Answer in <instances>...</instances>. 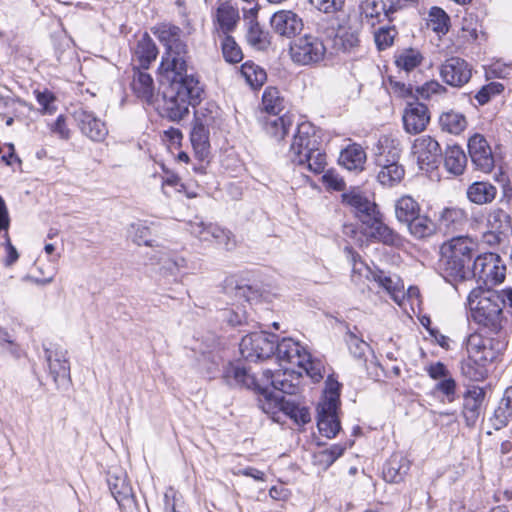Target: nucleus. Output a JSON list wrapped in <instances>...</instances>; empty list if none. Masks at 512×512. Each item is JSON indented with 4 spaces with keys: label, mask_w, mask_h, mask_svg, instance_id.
Returning a JSON list of instances; mask_svg holds the SVG:
<instances>
[{
    "label": "nucleus",
    "mask_w": 512,
    "mask_h": 512,
    "mask_svg": "<svg viewBox=\"0 0 512 512\" xmlns=\"http://www.w3.org/2000/svg\"><path fill=\"white\" fill-rule=\"evenodd\" d=\"M265 132L272 138L280 141L288 133L292 121L287 115H267L261 119Z\"/></svg>",
    "instance_id": "28"
},
{
    "label": "nucleus",
    "mask_w": 512,
    "mask_h": 512,
    "mask_svg": "<svg viewBox=\"0 0 512 512\" xmlns=\"http://www.w3.org/2000/svg\"><path fill=\"white\" fill-rule=\"evenodd\" d=\"M189 107L169 88L163 93L162 104L159 105V113L163 118L173 122H180L189 115Z\"/></svg>",
    "instance_id": "21"
},
{
    "label": "nucleus",
    "mask_w": 512,
    "mask_h": 512,
    "mask_svg": "<svg viewBox=\"0 0 512 512\" xmlns=\"http://www.w3.org/2000/svg\"><path fill=\"white\" fill-rule=\"evenodd\" d=\"M475 242L467 236L453 237L440 248L443 276L447 282L470 279Z\"/></svg>",
    "instance_id": "4"
},
{
    "label": "nucleus",
    "mask_w": 512,
    "mask_h": 512,
    "mask_svg": "<svg viewBox=\"0 0 512 512\" xmlns=\"http://www.w3.org/2000/svg\"><path fill=\"white\" fill-rule=\"evenodd\" d=\"M398 34L393 25H384L374 32V41L378 50L382 51L393 45L394 39Z\"/></svg>",
    "instance_id": "46"
},
{
    "label": "nucleus",
    "mask_w": 512,
    "mask_h": 512,
    "mask_svg": "<svg viewBox=\"0 0 512 512\" xmlns=\"http://www.w3.org/2000/svg\"><path fill=\"white\" fill-rule=\"evenodd\" d=\"M440 76L446 84L452 87H462L469 82L472 69L464 59L451 57L441 65Z\"/></svg>",
    "instance_id": "14"
},
{
    "label": "nucleus",
    "mask_w": 512,
    "mask_h": 512,
    "mask_svg": "<svg viewBox=\"0 0 512 512\" xmlns=\"http://www.w3.org/2000/svg\"><path fill=\"white\" fill-rule=\"evenodd\" d=\"M326 51L323 40L311 34L299 37L289 47L292 61L299 65H312L321 62Z\"/></svg>",
    "instance_id": "8"
},
{
    "label": "nucleus",
    "mask_w": 512,
    "mask_h": 512,
    "mask_svg": "<svg viewBox=\"0 0 512 512\" xmlns=\"http://www.w3.org/2000/svg\"><path fill=\"white\" fill-rule=\"evenodd\" d=\"M318 405L327 406V409H339L340 405V383L335 381L329 383L325 390L324 399Z\"/></svg>",
    "instance_id": "59"
},
{
    "label": "nucleus",
    "mask_w": 512,
    "mask_h": 512,
    "mask_svg": "<svg viewBox=\"0 0 512 512\" xmlns=\"http://www.w3.org/2000/svg\"><path fill=\"white\" fill-rule=\"evenodd\" d=\"M241 74L254 89L261 87L267 79L265 70L251 61L242 64Z\"/></svg>",
    "instance_id": "42"
},
{
    "label": "nucleus",
    "mask_w": 512,
    "mask_h": 512,
    "mask_svg": "<svg viewBox=\"0 0 512 512\" xmlns=\"http://www.w3.org/2000/svg\"><path fill=\"white\" fill-rule=\"evenodd\" d=\"M246 39L251 46L259 50H263L269 45L268 33L261 29L257 21H251Z\"/></svg>",
    "instance_id": "48"
},
{
    "label": "nucleus",
    "mask_w": 512,
    "mask_h": 512,
    "mask_svg": "<svg viewBox=\"0 0 512 512\" xmlns=\"http://www.w3.org/2000/svg\"><path fill=\"white\" fill-rule=\"evenodd\" d=\"M439 124L443 131L458 135L467 127V120L463 114L449 111L441 114Z\"/></svg>",
    "instance_id": "40"
},
{
    "label": "nucleus",
    "mask_w": 512,
    "mask_h": 512,
    "mask_svg": "<svg viewBox=\"0 0 512 512\" xmlns=\"http://www.w3.org/2000/svg\"><path fill=\"white\" fill-rule=\"evenodd\" d=\"M371 275L373 280L383 287L397 304L401 305L404 299V285L400 278L388 276L381 270L371 272Z\"/></svg>",
    "instance_id": "30"
},
{
    "label": "nucleus",
    "mask_w": 512,
    "mask_h": 512,
    "mask_svg": "<svg viewBox=\"0 0 512 512\" xmlns=\"http://www.w3.org/2000/svg\"><path fill=\"white\" fill-rule=\"evenodd\" d=\"M422 55L415 49H405L396 57V65L409 72L416 68L422 62Z\"/></svg>",
    "instance_id": "47"
},
{
    "label": "nucleus",
    "mask_w": 512,
    "mask_h": 512,
    "mask_svg": "<svg viewBox=\"0 0 512 512\" xmlns=\"http://www.w3.org/2000/svg\"><path fill=\"white\" fill-rule=\"evenodd\" d=\"M277 335L254 332L244 336L239 344L241 356L250 362L268 359L275 354Z\"/></svg>",
    "instance_id": "6"
},
{
    "label": "nucleus",
    "mask_w": 512,
    "mask_h": 512,
    "mask_svg": "<svg viewBox=\"0 0 512 512\" xmlns=\"http://www.w3.org/2000/svg\"><path fill=\"white\" fill-rule=\"evenodd\" d=\"M429 22L434 31L445 34L449 30L450 17L442 8L434 6L429 11Z\"/></svg>",
    "instance_id": "50"
},
{
    "label": "nucleus",
    "mask_w": 512,
    "mask_h": 512,
    "mask_svg": "<svg viewBox=\"0 0 512 512\" xmlns=\"http://www.w3.org/2000/svg\"><path fill=\"white\" fill-rule=\"evenodd\" d=\"M405 170L402 165H390L381 167L378 174V182L385 187H392L398 184L404 177Z\"/></svg>",
    "instance_id": "45"
},
{
    "label": "nucleus",
    "mask_w": 512,
    "mask_h": 512,
    "mask_svg": "<svg viewBox=\"0 0 512 512\" xmlns=\"http://www.w3.org/2000/svg\"><path fill=\"white\" fill-rule=\"evenodd\" d=\"M218 116V107L215 104H208L207 107H201L194 111V123L202 124L210 128Z\"/></svg>",
    "instance_id": "53"
},
{
    "label": "nucleus",
    "mask_w": 512,
    "mask_h": 512,
    "mask_svg": "<svg viewBox=\"0 0 512 512\" xmlns=\"http://www.w3.org/2000/svg\"><path fill=\"white\" fill-rule=\"evenodd\" d=\"M360 39L357 30L351 28L344 30L342 33L336 35L334 44L338 50L343 52H350L359 45Z\"/></svg>",
    "instance_id": "49"
},
{
    "label": "nucleus",
    "mask_w": 512,
    "mask_h": 512,
    "mask_svg": "<svg viewBox=\"0 0 512 512\" xmlns=\"http://www.w3.org/2000/svg\"><path fill=\"white\" fill-rule=\"evenodd\" d=\"M457 383L453 376L437 381L434 386V392L443 395L444 400L453 403L457 399Z\"/></svg>",
    "instance_id": "52"
},
{
    "label": "nucleus",
    "mask_w": 512,
    "mask_h": 512,
    "mask_svg": "<svg viewBox=\"0 0 512 512\" xmlns=\"http://www.w3.org/2000/svg\"><path fill=\"white\" fill-rule=\"evenodd\" d=\"M305 349L291 338H283L275 344V356L282 365V362H286L293 365H302L305 360Z\"/></svg>",
    "instance_id": "22"
},
{
    "label": "nucleus",
    "mask_w": 512,
    "mask_h": 512,
    "mask_svg": "<svg viewBox=\"0 0 512 512\" xmlns=\"http://www.w3.org/2000/svg\"><path fill=\"white\" fill-rule=\"evenodd\" d=\"M222 378L230 387H244L254 390L264 397L260 400L262 410L267 414L283 412L298 425H305L311 421L309 408L300 405L295 399H286L262 387L255 376L252 375L240 362L228 363L223 370Z\"/></svg>",
    "instance_id": "2"
},
{
    "label": "nucleus",
    "mask_w": 512,
    "mask_h": 512,
    "mask_svg": "<svg viewBox=\"0 0 512 512\" xmlns=\"http://www.w3.org/2000/svg\"><path fill=\"white\" fill-rule=\"evenodd\" d=\"M317 427L321 435L334 438L341 429L338 409H327V406H317Z\"/></svg>",
    "instance_id": "23"
},
{
    "label": "nucleus",
    "mask_w": 512,
    "mask_h": 512,
    "mask_svg": "<svg viewBox=\"0 0 512 512\" xmlns=\"http://www.w3.org/2000/svg\"><path fill=\"white\" fill-rule=\"evenodd\" d=\"M402 119L407 133L418 134L426 129L430 122V113L425 104L416 100L407 103Z\"/></svg>",
    "instance_id": "17"
},
{
    "label": "nucleus",
    "mask_w": 512,
    "mask_h": 512,
    "mask_svg": "<svg viewBox=\"0 0 512 512\" xmlns=\"http://www.w3.org/2000/svg\"><path fill=\"white\" fill-rule=\"evenodd\" d=\"M10 225V218L7 206L4 199L0 196V231H5V248L6 257L4 259V265L9 267L12 266L19 258L17 249L12 245L8 235V228Z\"/></svg>",
    "instance_id": "33"
},
{
    "label": "nucleus",
    "mask_w": 512,
    "mask_h": 512,
    "mask_svg": "<svg viewBox=\"0 0 512 512\" xmlns=\"http://www.w3.org/2000/svg\"><path fill=\"white\" fill-rule=\"evenodd\" d=\"M371 237L375 240L389 246H398L402 242L401 236L382 221V217L377 218L371 225Z\"/></svg>",
    "instance_id": "35"
},
{
    "label": "nucleus",
    "mask_w": 512,
    "mask_h": 512,
    "mask_svg": "<svg viewBox=\"0 0 512 512\" xmlns=\"http://www.w3.org/2000/svg\"><path fill=\"white\" fill-rule=\"evenodd\" d=\"M211 229V240L214 239L226 250H232L236 246V240L231 231L221 228L216 224Z\"/></svg>",
    "instance_id": "56"
},
{
    "label": "nucleus",
    "mask_w": 512,
    "mask_h": 512,
    "mask_svg": "<svg viewBox=\"0 0 512 512\" xmlns=\"http://www.w3.org/2000/svg\"><path fill=\"white\" fill-rule=\"evenodd\" d=\"M233 284H234L233 279L226 280L225 289L227 290V293L233 292L234 296L237 299H239V300L243 299L246 302H249L250 300L253 299V296L256 293V291H254L251 286L239 285V284H236L235 286H233Z\"/></svg>",
    "instance_id": "61"
},
{
    "label": "nucleus",
    "mask_w": 512,
    "mask_h": 512,
    "mask_svg": "<svg viewBox=\"0 0 512 512\" xmlns=\"http://www.w3.org/2000/svg\"><path fill=\"white\" fill-rule=\"evenodd\" d=\"M467 146L474 168L484 173H490L494 168L495 160L485 137L476 133L469 138Z\"/></svg>",
    "instance_id": "13"
},
{
    "label": "nucleus",
    "mask_w": 512,
    "mask_h": 512,
    "mask_svg": "<svg viewBox=\"0 0 512 512\" xmlns=\"http://www.w3.org/2000/svg\"><path fill=\"white\" fill-rule=\"evenodd\" d=\"M216 17L222 32L226 35L234 30L239 13L229 2H223L217 8Z\"/></svg>",
    "instance_id": "38"
},
{
    "label": "nucleus",
    "mask_w": 512,
    "mask_h": 512,
    "mask_svg": "<svg viewBox=\"0 0 512 512\" xmlns=\"http://www.w3.org/2000/svg\"><path fill=\"white\" fill-rule=\"evenodd\" d=\"M305 360H303L302 365H297L303 372L307 374L314 382H318L323 378L322 375V363L320 361L312 360L311 355L306 352L305 353Z\"/></svg>",
    "instance_id": "57"
},
{
    "label": "nucleus",
    "mask_w": 512,
    "mask_h": 512,
    "mask_svg": "<svg viewBox=\"0 0 512 512\" xmlns=\"http://www.w3.org/2000/svg\"><path fill=\"white\" fill-rule=\"evenodd\" d=\"M485 395L484 389L479 386H472L464 393L462 413L467 426L473 427L478 421Z\"/></svg>",
    "instance_id": "20"
},
{
    "label": "nucleus",
    "mask_w": 512,
    "mask_h": 512,
    "mask_svg": "<svg viewBox=\"0 0 512 512\" xmlns=\"http://www.w3.org/2000/svg\"><path fill=\"white\" fill-rule=\"evenodd\" d=\"M222 318L231 326L242 325L247 320L245 309L236 306L226 308L222 311Z\"/></svg>",
    "instance_id": "62"
},
{
    "label": "nucleus",
    "mask_w": 512,
    "mask_h": 512,
    "mask_svg": "<svg viewBox=\"0 0 512 512\" xmlns=\"http://www.w3.org/2000/svg\"><path fill=\"white\" fill-rule=\"evenodd\" d=\"M345 341L351 355L366 364V353L372 351L370 345L350 330L346 333Z\"/></svg>",
    "instance_id": "44"
},
{
    "label": "nucleus",
    "mask_w": 512,
    "mask_h": 512,
    "mask_svg": "<svg viewBox=\"0 0 512 512\" xmlns=\"http://www.w3.org/2000/svg\"><path fill=\"white\" fill-rule=\"evenodd\" d=\"M222 53L224 59L229 63H238L243 59L241 48L234 38L228 34L225 35L222 41Z\"/></svg>",
    "instance_id": "51"
},
{
    "label": "nucleus",
    "mask_w": 512,
    "mask_h": 512,
    "mask_svg": "<svg viewBox=\"0 0 512 512\" xmlns=\"http://www.w3.org/2000/svg\"><path fill=\"white\" fill-rule=\"evenodd\" d=\"M107 484L120 510L122 512H133L136 507V501L126 477L109 474Z\"/></svg>",
    "instance_id": "18"
},
{
    "label": "nucleus",
    "mask_w": 512,
    "mask_h": 512,
    "mask_svg": "<svg viewBox=\"0 0 512 512\" xmlns=\"http://www.w3.org/2000/svg\"><path fill=\"white\" fill-rule=\"evenodd\" d=\"M410 461L399 454L392 455L383 467V478L389 483H399L407 475Z\"/></svg>",
    "instance_id": "25"
},
{
    "label": "nucleus",
    "mask_w": 512,
    "mask_h": 512,
    "mask_svg": "<svg viewBox=\"0 0 512 512\" xmlns=\"http://www.w3.org/2000/svg\"><path fill=\"white\" fill-rule=\"evenodd\" d=\"M461 374L471 381H483L488 375L487 367L471 353L460 363Z\"/></svg>",
    "instance_id": "37"
},
{
    "label": "nucleus",
    "mask_w": 512,
    "mask_h": 512,
    "mask_svg": "<svg viewBox=\"0 0 512 512\" xmlns=\"http://www.w3.org/2000/svg\"><path fill=\"white\" fill-rule=\"evenodd\" d=\"M413 153L417 156V161L423 167H437L443 158V152L439 143L431 136H422L417 138L413 144Z\"/></svg>",
    "instance_id": "16"
},
{
    "label": "nucleus",
    "mask_w": 512,
    "mask_h": 512,
    "mask_svg": "<svg viewBox=\"0 0 512 512\" xmlns=\"http://www.w3.org/2000/svg\"><path fill=\"white\" fill-rule=\"evenodd\" d=\"M512 417V386L508 387L497 409L494 411L493 417L490 419L495 430H500L507 426Z\"/></svg>",
    "instance_id": "32"
},
{
    "label": "nucleus",
    "mask_w": 512,
    "mask_h": 512,
    "mask_svg": "<svg viewBox=\"0 0 512 512\" xmlns=\"http://www.w3.org/2000/svg\"><path fill=\"white\" fill-rule=\"evenodd\" d=\"M342 203L353 209L355 216L367 227L377 218L382 217L375 202L356 191H349L342 194Z\"/></svg>",
    "instance_id": "12"
},
{
    "label": "nucleus",
    "mask_w": 512,
    "mask_h": 512,
    "mask_svg": "<svg viewBox=\"0 0 512 512\" xmlns=\"http://www.w3.org/2000/svg\"><path fill=\"white\" fill-rule=\"evenodd\" d=\"M215 224L205 223L202 219L196 217L189 223V231L192 235L201 241H211V231Z\"/></svg>",
    "instance_id": "58"
},
{
    "label": "nucleus",
    "mask_w": 512,
    "mask_h": 512,
    "mask_svg": "<svg viewBox=\"0 0 512 512\" xmlns=\"http://www.w3.org/2000/svg\"><path fill=\"white\" fill-rule=\"evenodd\" d=\"M415 91L417 94L416 100L418 99V96H420L423 99H429L433 94H441L446 92V88L442 86L439 82L432 80L426 82L422 86L416 87Z\"/></svg>",
    "instance_id": "64"
},
{
    "label": "nucleus",
    "mask_w": 512,
    "mask_h": 512,
    "mask_svg": "<svg viewBox=\"0 0 512 512\" xmlns=\"http://www.w3.org/2000/svg\"><path fill=\"white\" fill-rule=\"evenodd\" d=\"M44 355L49 374L56 386L58 388L67 386L71 381L67 350L58 345L44 346Z\"/></svg>",
    "instance_id": "9"
},
{
    "label": "nucleus",
    "mask_w": 512,
    "mask_h": 512,
    "mask_svg": "<svg viewBox=\"0 0 512 512\" xmlns=\"http://www.w3.org/2000/svg\"><path fill=\"white\" fill-rule=\"evenodd\" d=\"M321 135L310 122L297 125L289 150L292 163L307 168L314 174H320L326 166V154L321 148Z\"/></svg>",
    "instance_id": "3"
},
{
    "label": "nucleus",
    "mask_w": 512,
    "mask_h": 512,
    "mask_svg": "<svg viewBox=\"0 0 512 512\" xmlns=\"http://www.w3.org/2000/svg\"><path fill=\"white\" fill-rule=\"evenodd\" d=\"M470 279L475 278L486 286L500 284L505 279L506 267L499 255L495 253H485L478 255L470 270Z\"/></svg>",
    "instance_id": "7"
},
{
    "label": "nucleus",
    "mask_w": 512,
    "mask_h": 512,
    "mask_svg": "<svg viewBox=\"0 0 512 512\" xmlns=\"http://www.w3.org/2000/svg\"><path fill=\"white\" fill-rule=\"evenodd\" d=\"M131 88L138 98L147 103H152L154 97V83L149 73L134 67Z\"/></svg>",
    "instance_id": "27"
},
{
    "label": "nucleus",
    "mask_w": 512,
    "mask_h": 512,
    "mask_svg": "<svg viewBox=\"0 0 512 512\" xmlns=\"http://www.w3.org/2000/svg\"><path fill=\"white\" fill-rule=\"evenodd\" d=\"M157 54L158 50L155 43L147 33L144 34V36L138 41L135 49V55L140 62L141 68L148 69L151 62L156 59Z\"/></svg>",
    "instance_id": "39"
},
{
    "label": "nucleus",
    "mask_w": 512,
    "mask_h": 512,
    "mask_svg": "<svg viewBox=\"0 0 512 512\" xmlns=\"http://www.w3.org/2000/svg\"><path fill=\"white\" fill-rule=\"evenodd\" d=\"M263 110L267 115H279L284 109V99L276 87H267L262 95Z\"/></svg>",
    "instance_id": "41"
},
{
    "label": "nucleus",
    "mask_w": 512,
    "mask_h": 512,
    "mask_svg": "<svg viewBox=\"0 0 512 512\" xmlns=\"http://www.w3.org/2000/svg\"><path fill=\"white\" fill-rule=\"evenodd\" d=\"M504 91V85L500 82H490L484 85L475 95L479 105L487 104L492 97L501 94Z\"/></svg>",
    "instance_id": "55"
},
{
    "label": "nucleus",
    "mask_w": 512,
    "mask_h": 512,
    "mask_svg": "<svg viewBox=\"0 0 512 512\" xmlns=\"http://www.w3.org/2000/svg\"><path fill=\"white\" fill-rule=\"evenodd\" d=\"M418 0H381V9L384 16L393 20V15L403 9L413 7L417 4Z\"/></svg>",
    "instance_id": "54"
},
{
    "label": "nucleus",
    "mask_w": 512,
    "mask_h": 512,
    "mask_svg": "<svg viewBox=\"0 0 512 512\" xmlns=\"http://www.w3.org/2000/svg\"><path fill=\"white\" fill-rule=\"evenodd\" d=\"M129 233L132 240L137 245L152 246L150 237V229L142 223H133L130 225Z\"/></svg>",
    "instance_id": "60"
},
{
    "label": "nucleus",
    "mask_w": 512,
    "mask_h": 512,
    "mask_svg": "<svg viewBox=\"0 0 512 512\" xmlns=\"http://www.w3.org/2000/svg\"><path fill=\"white\" fill-rule=\"evenodd\" d=\"M74 119L81 132L92 141L100 142L105 139L108 129L105 123L97 118L92 112L78 109L74 112Z\"/></svg>",
    "instance_id": "19"
},
{
    "label": "nucleus",
    "mask_w": 512,
    "mask_h": 512,
    "mask_svg": "<svg viewBox=\"0 0 512 512\" xmlns=\"http://www.w3.org/2000/svg\"><path fill=\"white\" fill-rule=\"evenodd\" d=\"M309 2L318 11L326 14L341 11L345 4V0H309Z\"/></svg>",
    "instance_id": "63"
},
{
    "label": "nucleus",
    "mask_w": 512,
    "mask_h": 512,
    "mask_svg": "<svg viewBox=\"0 0 512 512\" xmlns=\"http://www.w3.org/2000/svg\"><path fill=\"white\" fill-rule=\"evenodd\" d=\"M395 217L403 225L411 222L418 213L421 212L419 203L411 196L405 195L396 200Z\"/></svg>",
    "instance_id": "34"
},
{
    "label": "nucleus",
    "mask_w": 512,
    "mask_h": 512,
    "mask_svg": "<svg viewBox=\"0 0 512 512\" xmlns=\"http://www.w3.org/2000/svg\"><path fill=\"white\" fill-rule=\"evenodd\" d=\"M440 223L448 229H458L467 221L466 212L458 207H448L440 214Z\"/></svg>",
    "instance_id": "43"
},
{
    "label": "nucleus",
    "mask_w": 512,
    "mask_h": 512,
    "mask_svg": "<svg viewBox=\"0 0 512 512\" xmlns=\"http://www.w3.org/2000/svg\"><path fill=\"white\" fill-rule=\"evenodd\" d=\"M442 160L447 171L457 176L463 174L467 165V156L458 145L447 146Z\"/></svg>",
    "instance_id": "29"
},
{
    "label": "nucleus",
    "mask_w": 512,
    "mask_h": 512,
    "mask_svg": "<svg viewBox=\"0 0 512 512\" xmlns=\"http://www.w3.org/2000/svg\"><path fill=\"white\" fill-rule=\"evenodd\" d=\"M263 377L270 382L275 391H270L274 394L284 396V394L295 396L299 391L302 372L295 371L289 368H283L273 372L268 369L263 372Z\"/></svg>",
    "instance_id": "10"
},
{
    "label": "nucleus",
    "mask_w": 512,
    "mask_h": 512,
    "mask_svg": "<svg viewBox=\"0 0 512 512\" xmlns=\"http://www.w3.org/2000/svg\"><path fill=\"white\" fill-rule=\"evenodd\" d=\"M507 342L503 339H482L471 335L467 344V351L486 367L492 363L506 349Z\"/></svg>",
    "instance_id": "11"
},
{
    "label": "nucleus",
    "mask_w": 512,
    "mask_h": 512,
    "mask_svg": "<svg viewBox=\"0 0 512 512\" xmlns=\"http://www.w3.org/2000/svg\"><path fill=\"white\" fill-rule=\"evenodd\" d=\"M210 128L203 126L201 123L197 124L193 122L192 129L190 131V141L195 153V156L200 161L208 160L210 156Z\"/></svg>",
    "instance_id": "24"
},
{
    "label": "nucleus",
    "mask_w": 512,
    "mask_h": 512,
    "mask_svg": "<svg viewBox=\"0 0 512 512\" xmlns=\"http://www.w3.org/2000/svg\"><path fill=\"white\" fill-rule=\"evenodd\" d=\"M366 161V152L359 144H351L341 151L339 163L347 170H363Z\"/></svg>",
    "instance_id": "31"
},
{
    "label": "nucleus",
    "mask_w": 512,
    "mask_h": 512,
    "mask_svg": "<svg viewBox=\"0 0 512 512\" xmlns=\"http://www.w3.org/2000/svg\"><path fill=\"white\" fill-rule=\"evenodd\" d=\"M466 195L474 204H489L496 198L497 188L488 181H475L468 186Z\"/></svg>",
    "instance_id": "26"
},
{
    "label": "nucleus",
    "mask_w": 512,
    "mask_h": 512,
    "mask_svg": "<svg viewBox=\"0 0 512 512\" xmlns=\"http://www.w3.org/2000/svg\"><path fill=\"white\" fill-rule=\"evenodd\" d=\"M153 34L166 49L161 67L170 79L169 89L195 108L203 99L204 88L197 76L188 74L190 56L188 46L182 39V29L170 23H162L153 29Z\"/></svg>",
    "instance_id": "1"
},
{
    "label": "nucleus",
    "mask_w": 512,
    "mask_h": 512,
    "mask_svg": "<svg viewBox=\"0 0 512 512\" xmlns=\"http://www.w3.org/2000/svg\"><path fill=\"white\" fill-rule=\"evenodd\" d=\"M475 298H478L476 291L468 296V302L472 310V317L476 323L482 326L487 332L499 334L507 319L503 316L505 299L499 294L480 297L474 306Z\"/></svg>",
    "instance_id": "5"
},
{
    "label": "nucleus",
    "mask_w": 512,
    "mask_h": 512,
    "mask_svg": "<svg viewBox=\"0 0 512 512\" xmlns=\"http://www.w3.org/2000/svg\"><path fill=\"white\" fill-rule=\"evenodd\" d=\"M405 226L409 233L417 239L430 237L436 231V225L433 220L421 212L411 222L405 224Z\"/></svg>",
    "instance_id": "36"
},
{
    "label": "nucleus",
    "mask_w": 512,
    "mask_h": 512,
    "mask_svg": "<svg viewBox=\"0 0 512 512\" xmlns=\"http://www.w3.org/2000/svg\"><path fill=\"white\" fill-rule=\"evenodd\" d=\"M270 24L273 31L281 37L293 38L303 30L302 18L291 10H280L275 12Z\"/></svg>",
    "instance_id": "15"
}]
</instances>
